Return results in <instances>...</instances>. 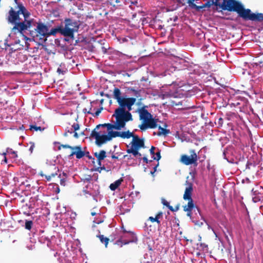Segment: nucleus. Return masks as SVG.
Returning a JSON list of instances; mask_svg holds the SVG:
<instances>
[{
    "label": "nucleus",
    "mask_w": 263,
    "mask_h": 263,
    "mask_svg": "<svg viewBox=\"0 0 263 263\" xmlns=\"http://www.w3.org/2000/svg\"><path fill=\"white\" fill-rule=\"evenodd\" d=\"M16 5L11 7L6 14V20L8 24L12 26L11 33L23 34L32 26L33 18H30L31 14L24 5L18 0H14Z\"/></svg>",
    "instance_id": "1"
},
{
    "label": "nucleus",
    "mask_w": 263,
    "mask_h": 263,
    "mask_svg": "<svg viewBox=\"0 0 263 263\" xmlns=\"http://www.w3.org/2000/svg\"><path fill=\"white\" fill-rule=\"evenodd\" d=\"M217 8L230 12H236L245 21L261 22L263 14L252 13L250 9H246L241 2L236 0H216Z\"/></svg>",
    "instance_id": "2"
},
{
    "label": "nucleus",
    "mask_w": 263,
    "mask_h": 263,
    "mask_svg": "<svg viewBox=\"0 0 263 263\" xmlns=\"http://www.w3.org/2000/svg\"><path fill=\"white\" fill-rule=\"evenodd\" d=\"M113 98L117 100L119 107L115 111L126 123L133 120V116L130 111L132 109V106L135 103V98H124L121 96V92L117 87H115L113 92Z\"/></svg>",
    "instance_id": "3"
},
{
    "label": "nucleus",
    "mask_w": 263,
    "mask_h": 263,
    "mask_svg": "<svg viewBox=\"0 0 263 263\" xmlns=\"http://www.w3.org/2000/svg\"><path fill=\"white\" fill-rule=\"evenodd\" d=\"M48 27L41 21L36 22L35 25L32 23L31 27L22 34L23 35L26 31H29V35L34 41L38 42L39 44H43L46 42L48 37Z\"/></svg>",
    "instance_id": "4"
},
{
    "label": "nucleus",
    "mask_w": 263,
    "mask_h": 263,
    "mask_svg": "<svg viewBox=\"0 0 263 263\" xmlns=\"http://www.w3.org/2000/svg\"><path fill=\"white\" fill-rule=\"evenodd\" d=\"M81 25L80 21L66 18L64 20V26H63L64 36L74 39V34L78 32Z\"/></svg>",
    "instance_id": "5"
},
{
    "label": "nucleus",
    "mask_w": 263,
    "mask_h": 263,
    "mask_svg": "<svg viewBox=\"0 0 263 263\" xmlns=\"http://www.w3.org/2000/svg\"><path fill=\"white\" fill-rule=\"evenodd\" d=\"M144 147V140L143 139H141L131 144L130 147L126 150V152L128 154H132L135 157H138L139 159H141L142 155L139 152V150L141 148Z\"/></svg>",
    "instance_id": "6"
},
{
    "label": "nucleus",
    "mask_w": 263,
    "mask_h": 263,
    "mask_svg": "<svg viewBox=\"0 0 263 263\" xmlns=\"http://www.w3.org/2000/svg\"><path fill=\"white\" fill-rule=\"evenodd\" d=\"M112 117L115 118L116 122L115 124L107 123L106 127L108 132L112 129L121 130L125 127L126 123L115 111Z\"/></svg>",
    "instance_id": "7"
},
{
    "label": "nucleus",
    "mask_w": 263,
    "mask_h": 263,
    "mask_svg": "<svg viewBox=\"0 0 263 263\" xmlns=\"http://www.w3.org/2000/svg\"><path fill=\"white\" fill-rule=\"evenodd\" d=\"M191 155L188 156L186 155H182L181 156L180 161L186 165H189L191 164L197 165V161L198 160V156L195 151V150L190 151Z\"/></svg>",
    "instance_id": "8"
},
{
    "label": "nucleus",
    "mask_w": 263,
    "mask_h": 263,
    "mask_svg": "<svg viewBox=\"0 0 263 263\" xmlns=\"http://www.w3.org/2000/svg\"><path fill=\"white\" fill-rule=\"evenodd\" d=\"M90 137L95 138L96 144L99 146H101L106 142L110 141V138L108 137V134L100 135V133L96 131V129L92 130Z\"/></svg>",
    "instance_id": "9"
},
{
    "label": "nucleus",
    "mask_w": 263,
    "mask_h": 263,
    "mask_svg": "<svg viewBox=\"0 0 263 263\" xmlns=\"http://www.w3.org/2000/svg\"><path fill=\"white\" fill-rule=\"evenodd\" d=\"M79 129L80 125L77 122L73 123L71 125L67 126L65 128V132L63 134V136L64 137H67L68 133L70 134H72L73 133V137L75 138L78 139V138H79L80 136L84 135V132L81 133V134L79 135L78 134V133H77V130H78Z\"/></svg>",
    "instance_id": "10"
},
{
    "label": "nucleus",
    "mask_w": 263,
    "mask_h": 263,
    "mask_svg": "<svg viewBox=\"0 0 263 263\" xmlns=\"http://www.w3.org/2000/svg\"><path fill=\"white\" fill-rule=\"evenodd\" d=\"M138 112L139 114L140 119L143 120V122H149V121H153L154 123L157 124L158 119H155L153 118L152 115L145 109V107H142L138 109Z\"/></svg>",
    "instance_id": "11"
},
{
    "label": "nucleus",
    "mask_w": 263,
    "mask_h": 263,
    "mask_svg": "<svg viewBox=\"0 0 263 263\" xmlns=\"http://www.w3.org/2000/svg\"><path fill=\"white\" fill-rule=\"evenodd\" d=\"M95 156L97 158L98 165L100 166L97 169L100 172L101 170H105L104 166H101V161L106 157V152L104 150L100 151L99 153L96 152L94 154Z\"/></svg>",
    "instance_id": "12"
},
{
    "label": "nucleus",
    "mask_w": 263,
    "mask_h": 263,
    "mask_svg": "<svg viewBox=\"0 0 263 263\" xmlns=\"http://www.w3.org/2000/svg\"><path fill=\"white\" fill-rule=\"evenodd\" d=\"M186 185L187 186L185 188L183 195V199L185 200H193L192 198V194L193 191V183L186 181Z\"/></svg>",
    "instance_id": "13"
},
{
    "label": "nucleus",
    "mask_w": 263,
    "mask_h": 263,
    "mask_svg": "<svg viewBox=\"0 0 263 263\" xmlns=\"http://www.w3.org/2000/svg\"><path fill=\"white\" fill-rule=\"evenodd\" d=\"M73 150L75 151H73L71 153V154L69 155V157L75 155L76 156V158L79 159L83 157L84 156H85V152L82 151L81 150V147L80 146H73Z\"/></svg>",
    "instance_id": "14"
},
{
    "label": "nucleus",
    "mask_w": 263,
    "mask_h": 263,
    "mask_svg": "<svg viewBox=\"0 0 263 263\" xmlns=\"http://www.w3.org/2000/svg\"><path fill=\"white\" fill-rule=\"evenodd\" d=\"M212 5H214L216 7V0L208 1L206 3H205L204 4H202L201 6L195 5L194 8L197 11H199L205 8H210Z\"/></svg>",
    "instance_id": "15"
},
{
    "label": "nucleus",
    "mask_w": 263,
    "mask_h": 263,
    "mask_svg": "<svg viewBox=\"0 0 263 263\" xmlns=\"http://www.w3.org/2000/svg\"><path fill=\"white\" fill-rule=\"evenodd\" d=\"M57 33H60L61 35L64 36V33H63V25H61L54 28L49 29L48 27V37L51 35H55Z\"/></svg>",
    "instance_id": "16"
},
{
    "label": "nucleus",
    "mask_w": 263,
    "mask_h": 263,
    "mask_svg": "<svg viewBox=\"0 0 263 263\" xmlns=\"http://www.w3.org/2000/svg\"><path fill=\"white\" fill-rule=\"evenodd\" d=\"M129 235L133 238L132 239H124V236H121L120 238L116 241V244L122 247L123 245H127L134 241L135 234L133 233H129Z\"/></svg>",
    "instance_id": "17"
},
{
    "label": "nucleus",
    "mask_w": 263,
    "mask_h": 263,
    "mask_svg": "<svg viewBox=\"0 0 263 263\" xmlns=\"http://www.w3.org/2000/svg\"><path fill=\"white\" fill-rule=\"evenodd\" d=\"M157 126V124L154 123L153 121L149 122H143V123L139 126V127L142 130H144L146 129L155 128Z\"/></svg>",
    "instance_id": "18"
},
{
    "label": "nucleus",
    "mask_w": 263,
    "mask_h": 263,
    "mask_svg": "<svg viewBox=\"0 0 263 263\" xmlns=\"http://www.w3.org/2000/svg\"><path fill=\"white\" fill-rule=\"evenodd\" d=\"M187 205L183 206V211L187 212V216L191 217L192 211L194 206L193 200H188Z\"/></svg>",
    "instance_id": "19"
},
{
    "label": "nucleus",
    "mask_w": 263,
    "mask_h": 263,
    "mask_svg": "<svg viewBox=\"0 0 263 263\" xmlns=\"http://www.w3.org/2000/svg\"><path fill=\"white\" fill-rule=\"evenodd\" d=\"M52 168H53L55 170V172L54 173H52L48 175H44L43 174L42 172L40 173L41 176H42V177L45 176L46 180L48 181H50L52 177H54L55 176L58 175L57 172L59 171V169H58L54 165L52 166Z\"/></svg>",
    "instance_id": "20"
},
{
    "label": "nucleus",
    "mask_w": 263,
    "mask_h": 263,
    "mask_svg": "<svg viewBox=\"0 0 263 263\" xmlns=\"http://www.w3.org/2000/svg\"><path fill=\"white\" fill-rule=\"evenodd\" d=\"M163 216V213L162 212H159L156 215L155 217L150 216L148 218V220L152 222H156L158 224H160V221L159 219L162 218Z\"/></svg>",
    "instance_id": "21"
},
{
    "label": "nucleus",
    "mask_w": 263,
    "mask_h": 263,
    "mask_svg": "<svg viewBox=\"0 0 263 263\" xmlns=\"http://www.w3.org/2000/svg\"><path fill=\"white\" fill-rule=\"evenodd\" d=\"M122 181H123V179L122 178L116 180L114 183L110 184L109 186V188L111 191L116 190L121 184Z\"/></svg>",
    "instance_id": "22"
},
{
    "label": "nucleus",
    "mask_w": 263,
    "mask_h": 263,
    "mask_svg": "<svg viewBox=\"0 0 263 263\" xmlns=\"http://www.w3.org/2000/svg\"><path fill=\"white\" fill-rule=\"evenodd\" d=\"M133 136V133L129 132V130H127L126 132H122L120 133V137L125 139V138H130L132 136Z\"/></svg>",
    "instance_id": "23"
},
{
    "label": "nucleus",
    "mask_w": 263,
    "mask_h": 263,
    "mask_svg": "<svg viewBox=\"0 0 263 263\" xmlns=\"http://www.w3.org/2000/svg\"><path fill=\"white\" fill-rule=\"evenodd\" d=\"M158 128L159 130L157 134L158 136L164 135L165 136L170 133L169 129L164 128L160 126L158 127Z\"/></svg>",
    "instance_id": "24"
},
{
    "label": "nucleus",
    "mask_w": 263,
    "mask_h": 263,
    "mask_svg": "<svg viewBox=\"0 0 263 263\" xmlns=\"http://www.w3.org/2000/svg\"><path fill=\"white\" fill-rule=\"evenodd\" d=\"M120 132L118 131H109L108 132V136L110 138V141L112 139V138H116L117 137H120Z\"/></svg>",
    "instance_id": "25"
},
{
    "label": "nucleus",
    "mask_w": 263,
    "mask_h": 263,
    "mask_svg": "<svg viewBox=\"0 0 263 263\" xmlns=\"http://www.w3.org/2000/svg\"><path fill=\"white\" fill-rule=\"evenodd\" d=\"M98 237H99L100 241L102 243H104L105 247H106L108 243L109 238H108L107 237H105L103 235H99V236H98Z\"/></svg>",
    "instance_id": "26"
},
{
    "label": "nucleus",
    "mask_w": 263,
    "mask_h": 263,
    "mask_svg": "<svg viewBox=\"0 0 263 263\" xmlns=\"http://www.w3.org/2000/svg\"><path fill=\"white\" fill-rule=\"evenodd\" d=\"M29 129L31 130H34L35 131H43L44 129V128H42L41 126H37L35 125H30Z\"/></svg>",
    "instance_id": "27"
},
{
    "label": "nucleus",
    "mask_w": 263,
    "mask_h": 263,
    "mask_svg": "<svg viewBox=\"0 0 263 263\" xmlns=\"http://www.w3.org/2000/svg\"><path fill=\"white\" fill-rule=\"evenodd\" d=\"M33 225V222L31 220H26L25 222V229L30 230Z\"/></svg>",
    "instance_id": "28"
},
{
    "label": "nucleus",
    "mask_w": 263,
    "mask_h": 263,
    "mask_svg": "<svg viewBox=\"0 0 263 263\" xmlns=\"http://www.w3.org/2000/svg\"><path fill=\"white\" fill-rule=\"evenodd\" d=\"M7 152L9 154H12L13 155V156H12L13 158H17V155L16 152L13 151L12 148H10L9 147L7 148Z\"/></svg>",
    "instance_id": "29"
},
{
    "label": "nucleus",
    "mask_w": 263,
    "mask_h": 263,
    "mask_svg": "<svg viewBox=\"0 0 263 263\" xmlns=\"http://www.w3.org/2000/svg\"><path fill=\"white\" fill-rule=\"evenodd\" d=\"M161 151L159 149H158V152H156V153L155 154L156 155V157H155V155L152 157L153 160H156L157 161H159L161 159V155H160Z\"/></svg>",
    "instance_id": "30"
},
{
    "label": "nucleus",
    "mask_w": 263,
    "mask_h": 263,
    "mask_svg": "<svg viewBox=\"0 0 263 263\" xmlns=\"http://www.w3.org/2000/svg\"><path fill=\"white\" fill-rule=\"evenodd\" d=\"M123 232H124V235H122V236H124V239H126V240H129V239H132L133 238L129 235V233H132L131 232H127L125 230H123Z\"/></svg>",
    "instance_id": "31"
},
{
    "label": "nucleus",
    "mask_w": 263,
    "mask_h": 263,
    "mask_svg": "<svg viewBox=\"0 0 263 263\" xmlns=\"http://www.w3.org/2000/svg\"><path fill=\"white\" fill-rule=\"evenodd\" d=\"M61 147H63V148H69L70 149H73V146H71L69 145H68V144H61L59 147H58V149L59 150H60Z\"/></svg>",
    "instance_id": "32"
},
{
    "label": "nucleus",
    "mask_w": 263,
    "mask_h": 263,
    "mask_svg": "<svg viewBox=\"0 0 263 263\" xmlns=\"http://www.w3.org/2000/svg\"><path fill=\"white\" fill-rule=\"evenodd\" d=\"M180 208V204H177L175 208H173L172 206L171 207H169V210L171 211L172 212H176L179 210Z\"/></svg>",
    "instance_id": "33"
},
{
    "label": "nucleus",
    "mask_w": 263,
    "mask_h": 263,
    "mask_svg": "<svg viewBox=\"0 0 263 263\" xmlns=\"http://www.w3.org/2000/svg\"><path fill=\"white\" fill-rule=\"evenodd\" d=\"M59 177H60L61 178V179H60V184L61 185L65 186V182H66V178H61V174H60L59 175Z\"/></svg>",
    "instance_id": "34"
},
{
    "label": "nucleus",
    "mask_w": 263,
    "mask_h": 263,
    "mask_svg": "<svg viewBox=\"0 0 263 263\" xmlns=\"http://www.w3.org/2000/svg\"><path fill=\"white\" fill-rule=\"evenodd\" d=\"M132 137H133V140L131 142L130 144H132L133 143H134L135 141H138V140H140L141 139L139 138L138 136L134 135V134H133V136H132Z\"/></svg>",
    "instance_id": "35"
},
{
    "label": "nucleus",
    "mask_w": 263,
    "mask_h": 263,
    "mask_svg": "<svg viewBox=\"0 0 263 263\" xmlns=\"http://www.w3.org/2000/svg\"><path fill=\"white\" fill-rule=\"evenodd\" d=\"M162 203L166 206V207H167L168 209H169V207H171V205H170V203L168 201H167L166 200H165L164 199H162Z\"/></svg>",
    "instance_id": "36"
},
{
    "label": "nucleus",
    "mask_w": 263,
    "mask_h": 263,
    "mask_svg": "<svg viewBox=\"0 0 263 263\" xmlns=\"http://www.w3.org/2000/svg\"><path fill=\"white\" fill-rule=\"evenodd\" d=\"M130 90L132 91L134 93V94L136 97L138 98L140 96V91L136 90L133 88H131Z\"/></svg>",
    "instance_id": "37"
},
{
    "label": "nucleus",
    "mask_w": 263,
    "mask_h": 263,
    "mask_svg": "<svg viewBox=\"0 0 263 263\" xmlns=\"http://www.w3.org/2000/svg\"><path fill=\"white\" fill-rule=\"evenodd\" d=\"M156 149V147L154 146H152L150 149H149V152H150V154L153 156L155 155V149Z\"/></svg>",
    "instance_id": "38"
},
{
    "label": "nucleus",
    "mask_w": 263,
    "mask_h": 263,
    "mask_svg": "<svg viewBox=\"0 0 263 263\" xmlns=\"http://www.w3.org/2000/svg\"><path fill=\"white\" fill-rule=\"evenodd\" d=\"M102 109V108H99L95 112L94 115H93V116H99V115L101 113V110Z\"/></svg>",
    "instance_id": "39"
},
{
    "label": "nucleus",
    "mask_w": 263,
    "mask_h": 263,
    "mask_svg": "<svg viewBox=\"0 0 263 263\" xmlns=\"http://www.w3.org/2000/svg\"><path fill=\"white\" fill-rule=\"evenodd\" d=\"M107 123H104V124H99L98 125L96 128L95 129H99L100 127H106V125H107Z\"/></svg>",
    "instance_id": "40"
},
{
    "label": "nucleus",
    "mask_w": 263,
    "mask_h": 263,
    "mask_svg": "<svg viewBox=\"0 0 263 263\" xmlns=\"http://www.w3.org/2000/svg\"><path fill=\"white\" fill-rule=\"evenodd\" d=\"M30 147L29 148V151L31 153H32L33 152V149L35 147V145L33 143H30Z\"/></svg>",
    "instance_id": "41"
},
{
    "label": "nucleus",
    "mask_w": 263,
    "mask_h": 263,
    "mask_svg": "<svg viewBox=\"0 0 263 263\" xmlns=\"http://www.w3.org/2000/svg\"><path fill=\"white\" fill-rule=\"evenodd\" d=\"M142 159L143 162H145L147 164L149 162H152V161H153L152 160H148L146 157H144Z\"/></svg>",
    "instance_id": "42"
},
{
    "label": "nucleus",
    "mask_w": 263,
    "mask_h": 263,
    "mask_svg": "<svg viewBox=\"0 0 263 263\" xmlns=\"http://www.w3.org/2000/svg\"><path fill=\"white\" fill-rule=\"evenodd\" d=\"M57 72L59 73V74H64L65 73V71L64 70H62L61 68H60V67H59L58 69H57Z\"/></svg>",
    "instance_id": "43"
},
{
    "label": "nucleus",
    "mask_w": 263,
    "mask_h": 263,
    "mask_svg": "<svg viewBox=\"0 0 263 263\" xmlns=\"http://www.w3.org/2000/svg\"><path fill=\"white\" fill-rule=\"evenodd\" d=\"M256 64L257 65H259L261 67H263V61H259L258 62L256 63Z\"/></svg>",
    "instance_id": "44"
},
{
    "label": "nucleus",
    "mask_w": 263,
    "mask_h": 263,
    "mask_svg": "<svg viewBox=\"0 0 263 263\" xmlns=\"http://www.w3.org/2000/svg\"><path fill=\"white\" fill-rule=\"evenodd\" d=\"M252 192L253 193L254 195H256L257 194V191L255 190L254 189L252 190Z\"/></svg>",
    "instance_id": "45"
},
{
    "label": "nucleus",
    "mask_w": 263,
    "mask_h": 263,
    "mask_svg": "<svg viewBox=\"0 0 263 263\" xmlns=\"http://www.w3.org/2000/svg\"><path fill=\"white\" fill-rule=\"evenodd\" d=\"M85 155H86V156H87L89 159H91V158H92L91 156H90L89 155V153H88V152H87V153H85Z\"/></svg>",
    "instance_id": "46"
},
{
    "label": "nucleus",
    "mask_w": 263,
    "mask_h": 263,
    "mask_svg": "<svg viewBox=\"0 0 263 263\" xmlns=\"http://www.w3.org/2000/svg\"><path fill=\"white\" fill-rule=\"evenodd\" d=\"M3 161L5 163H7L8 161L6 157H4V159L3 160Z\"/></svg>",
    "instance_id": "47"
},
{
    "label": "nucleus",
    "mask_w": 263,
    "mask_h": 263,
    "mask_svg": "<svg viewBox=\"0 0 263 263\" xmlns=\"http://www.w3.org/2000/svg\"><path fill=\"white\" fill-rule=\"evenodd\" d=\"M111 158H112V159H118V157L117 156H115V155H112L111 156Z\"/></svg>",
    "instance_id": "48"
},
{
    "label": "nucleus",
    "mask_w": 263,
    "mask_h": 263,
    "mask_svg": "<svg viewBox=\"0 0 263 263\" xmlns=\"http://www.w3.org/2000/svg\"><path fill=\"white\" fill-rule=\"evenodd\" d=\"M158 165H159V163H158V164L154 167V172H156L157 167L158 166Z\"/></svg>",
    "instance_id": "49"
},
{
    "label": "nucleus",
    "mask_w": 263,
    "mask_h": 263,
    "mask_svg": "<svg viewBox=\"0 0 263 263\" xmlns=\"http://www.w3.org/2000/svg\"><path fill=\"white\" fill-rule=\"evenodd\" d=\"M62 175H63V176L64 177V178H66V177H67V174H66V173L63 172Z\"/></svg>",
    "instance_id": "50"
},
{
    "label": "nucleus",
    "mask_w": 263,
    "mask_h": 263,
    "mask_svg": "<svg viewBox=\"0 0 263 263\" xmlns=\"http://www.w3.org/2000/svg\"><path fill=\"white\" fill-rule=\"evenodd\" d=\"M7 153H7V151H6V152H4V153L2 154V155H3L4 156V157H6V155H7Z\"/></svg>",
    "instance_id": "51"
},
{
    "label": "nucleus",
    "mask_w": 263,
    "mask_h": 263,
    "mask_svg": "<svg viewBox=\"0 0 263 263\" xmlns=\"http://www.w3.org/2000/svg\"><path fill=\"white\" fill-rule=\"evenodd\" d=\"M11 50V51L10 52H13V51H15L16 50V49H13V48H10V49Z\"/></svg>",
    "instance_id": "52"
},
{
    "label": "nucleus",
    "mask_w": 263,
    "mask_h": 263,
    "mask_svg": "<svg viewBox=\"0 0 263 263\" xmlns=\"http://www.w3.org/2000/svg\"><path fill=\"white\" fill-rule=\"evenodd\" d=\"M155 173V172H154V171H151V174L154 176Z\"/></svg>",
    "instance_id": "53"
},
{
    "label": "nucleus",
    "mask_w": 263,
    "mask_h": 263,
    "mask_svg": "<svg viewBox=\"0 0 263 263\" xmlns=\"http://www.w3.org/2000/svg\"><path fill=\"white\" fill-rule=\"evenodd\" d=\"M91 215L92 216H95V215H96V213H95V212H91Z\"/></svg>",
    "instance_id": "54"
},
{
    "label": "nucleus",
    "mask_w": 263,
    "mask_h": 263,
    "mask_svg": "<svg viewBox=\"0 0 263 263\" xmlns=\"http://www.w3.org/2000/svg\"><path fill=\"white\" fill-rule=\"evenodd\" d=\"M177 2H178V3H180V0H178V1H177Z\"/></svg>",
    "instance_id": "55"
},
{
    "label": "nucleus",
    "mask_w": 263,
    "mask_h": 263,
    "mask_svg": "<svg viewBox=\"0 0 263 263\" xmlns=\"http://www.w3.org/2000/svg\"><path fill=\"white\" fill-rule=\"evenodd\" d=\"M7 46H9V47H10V45H8V44H7Z\"/></svg>",
    "instance_id": "56"
},
{
    "label": "nucleus",
    "mask_w": 263,
    "mask_h": 263,
    "mask_svg": "<svg viewBox=\"0 0 263 263\" xmlns=\"http://www.w3.org/2000/svg\"><path fill=\"white\" fill-rule=\"evenodd\" d=\"M88 114H91V112H90V111H88Z\"/></svg>",
    "instance_id": "57"
}]
</instances>
